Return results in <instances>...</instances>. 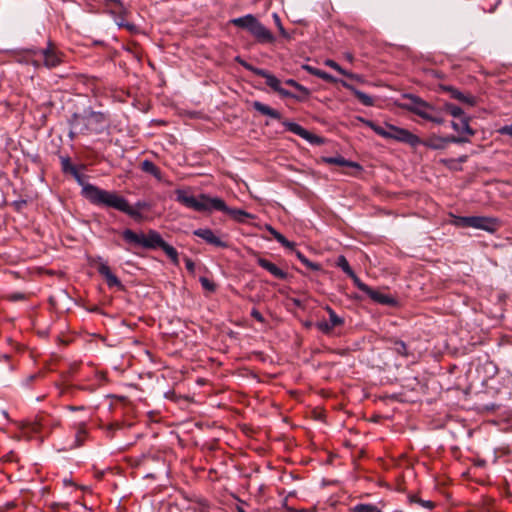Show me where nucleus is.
Here are the masks:
<instances>
[{
  "instance_id": "6ab92c4d",
  "label": "nucleus",
  "mask_w": 512,
  "mask_h": 512,
  "mask_svg": "<svg viewBox=\"0 0 512 512\" xmlns=\"http://www.w3.org/2000/svg\"><path fill=\"white\" fill-rule=\"evenodd\" d=\"M252 107L259 113L263 114V115H266V116H269L273 119H276V120H280L281 119V114L271 108L270 106L260 102V101H254L252 103Z\"/></svg>"
},
{
  "instance_id": "ea45409f",
  "label": "nucleus",
  "mask_w": 512,
  "mask_h": 512,
  "mask_svg": "<svg viewBox=\"0 0 512 512\" xmlns=\"http://www.w3.org/2000/svg\"><path fill=\"white\" fill-rule=\"evenodd\" d=\"M409 500H410L411 503H417V504L421 505L422 507H424L426 509H433L434 508V503L433 502L428 501V500H422V499L418 498L415 495L410 496Z\"/></svg>"
},
{
  "instance_id": "6e6d98bb",
  "label": "nucleus",
  "mask_w": 512,
  "mask_h": 512,
  "mask_svg": "<svg viewBox=\"0 0 512 512\" xmlns=\"http://www.w3.org/2000/svg\"><path fill=\"white\" fill-rule=\"evenodd\" d=\"M68 409L71 411H78V410H83L84 407L83 406H68Z\"/></svg>"
},
{
  "instance_id": "7c9ffc66",
  "label": "nucleus",
  "mask_w": 512,
  "mask_h": 512,
  "mask_svg": "<svg viewBox=\"0 0 512 512\" xmlns=\"http://www.w3.org/2000/svg\"><path fill=\"white\" fill-rule=\"evenodd\" d=\"M350 512H382V510L374 504L360 503L355 505Z\"/></svg>"
},
{
  "instance_id": "a878e982",
  "label": "nucleus",
  "mask_w": 512,
  "mask_h": 512,
  "mask_svg": "<svg viewBox=\"0 0 512 512\" xmlns=\"http://www.w3.org/2000/svg\"><path fill=\"white\" fill-rule=\"evenodd\" d=\"M268 230L271 233V235H273V237L277 240V242H279L282 246L289 249L294 248L295 244L289 241L283 234L275 230L273 227L269 226Z\"/></svg>"
},
{
  "instance_id": "37998d69",
  "label": "nucleus",
  "mask_w": 512,
  "mask_h": 512,
  "mask_svg": "<svg viewBox=\"0 0 512 512\" xmlns=\"http://www.w3.org/2000/svg\"><path fill=\"white\" fill-rule=\"evenodd\" d=\"M273 18H274L275 24H276V26H277V28H278V30H279V32H280V34H281L283 37L288 38V37H289V35H288L287 31L284 29V27H283V25H282V23H281V19H280V17L278 16V14L274 13V14H273Z\"/></svg>"
},
{
  "instance_id": "a18cd8bd",
  "label": "nucleus",
  "mask_w": 512,
  "mask_h": 512,
  "mask_svg": "<svg viewBox=\"0 0 512 512\" xmlns=\"http://www.w3.org/2000/svg\"><path fill=\"white\" fill-rule=\"evenodd\" d=\"M325 65L333 68L334 70L338 71L342 75H348L347 72L344 69H342L341 66L338 63H336L334 60H330V59L326 60Z\"/></svg>"
},
{
  "instance_id": "3c124183",
  "label": "nucleus",
  "mask_w": 512,
  "mask_h": 512,
  "mask_svg": "<svg viewBox=\"0 0 512 512\" xmlns=\"http://www.w3.org/2000/svg\"><path fill=\"white\" fill-rule=\"evenodd\" d=\"M319 78H321V79H323L325 81H328V82H334L335 81V78L332 75L328 74L327 72H325L323 70L321 71V74H320Z\"/></svg>"
},
{
  "instance_id": "473e14b6",
  "label": "nucleus",
  "mask_w": 512,
  "mask_h": 512,
  "mask_svg": "<svg viewBox=\"0 0 512 512\" xmlns=\"http://www.w3.org/2000/svg\"><path fill=\"white\" fill-rule=\"evenodd\" d=\"M86 434H87V432L85 429V425L80 424L78 427V430L75 434V443L71 446V448H76V447L81 446L85 441Z\"/></svg>"
},
{
  "instance_id": "cd10ccee",
  "label": "nucleus",
  "mask_w": 512,
  "mask_h": 512,
  "mask_svg": "<svg viewBox=\"0 0 512 512\" xmlns=\"http://www.w3.org/2000/svg\"><path fill=\"white\" fill-rule=\"evenodd\" d=\"M268 230L271 233V235H273V237L277 240V242H279L282 246L289 249L294 248L295 244L289 241L283 234L275 230L273 227L269 226Z\"/></svg>"
},
{
  "instance_id": "2eb2a0df",
  "label": "nucleus",
  "mask_w": 512,
  "mask_h": 512,
  "mask_svg": "<svg viewBox=\"0 0 512 512\" xmlns=\"http://www.w3.org/2000/svg\"><path fill=\"white\" fill-rule=\"evenodd\" d=\"M441 89L448 92L451 98L465 103L468 106L476 105V98L471 94H464L463 92L449 85H441Z\"/></svg>"
},
{
  "instance_id": "5fc2aeb1",
  "label": "nucleus",
  "mask_w": 512,
  "mask_h": 512,
  "mask_svg": "<svg viewBox=\"0 0 512 512\" xmlns=\"http://www.w3.org/2000/svg\"><path fill=\"white\" fill-rule=\"evenodd\" d=\"M10 298L12 300H22V299H24V295L21 293H15V294H12Z\"/></svg>"
},
{
  "instance_id": "ddd939ff",
  "label": "nucleus",
  "mask_w": 512,
  "mask_h": 512,
  "mask_svg": "<svg viewBox=\"0 0 512 512\" xmlns=\"http://www.w3.org/2000/svg\"><path fill=\"white\" fill-rule=\"evenodd\" d=\"M327 312L329 313V320H322L316 323V327L324 334H329L334 327L340 326L344 323L343 318L339 317L335 311L327 306L326 307Z\"/></svg>"
},
{
  "instance_id": "f8f14e48",
  "label": "nucleus",
  "mask_w": 512,
  "mask_h": 512,
  "mask_svg": "<svg viewBox=\"0 0 512 512\" xmlns=\"http://www.w3.org/2000/svg\"><path fill=\"white\" fill-rule=\"evenodd\" d=\"M283 126L293 134L305 139L311 144H322L323 139L315 134L310 133L308 130L304 129L301 125L285 120L282 122Z\"/></svg>"
},
{
  "instance_id": "39448f33",
  "label": "nucleus",
  "mask_w": 512,
  "mask_h": 512,
  "mask_svg": "<svg viewBox=\"0 0 512 512\" xmlns=\"http://www.w3.org/2000/svg\"><path fill=\"white\" fill-rule=\"evenodd\" d=\"M403 98L406 102L399 104L402 109L412 112L417 116L436 124H443L445 122V119L441 115V111L420 97L414 94H404Z\"/></svg>"
},
{
  "instance_id": "4d7b16f0",
  "label": "nucleus",
  "mask_w": 512,
  "mask_h": 512,
  "mask_svg": "<svg viewBox=\"0 0 512 512\" xmlns=\"http://www.w3.org/2000/svg\"><path fill=\"white\" fill-rule=\"evenodd\" d=\"M467 159V156H462L459 158V162H465Z\"/></svg>"
},
{
  "instance_id": "2f4dec72",
  "label": "nucleus",
  "mask_w": 512,
  "mask_h": 512,
  "mask_svg": "<svg viewBox=\"0 0 512 512\" xmlns=\"http://www.w3.org/2000/svg\"><path fill=\"white\" fill-rule=\"evenodd\" d=\"M129 207L133 210V211H136L139 216H130L131 218H133L134 220H141L143 218L142 214H141V210H147L150 208V205L148 202L146 201H137L135 203L134 206H131L129 203H128Z\"/></svg>"
},
{
  "instance_id": "1a4fd4ad",
  "label": "nucleus",
  "mask_w": 512,
  "mask_h": 512,
  "mask_svg": "<svg viewBox=\"0 0 512 512\" xmlns=\"http://www.w3.org/2000/svg\"><path fill=\"white\" fill-rule=\"evenodd\" d=\"M33 59L31 63L38 68L44 66L47 69H53L64 62V54L58 50L51 42L46 48L31 51Z\"/></svg>"
},
{
  "instance_id": "4468645a",
  "label": "nucleus",
  "mask_w": 512,
  "mask_h": 512,
  "mask_svg": "<svg viewBox=\"0 0 512 512\" xmlns=\"http://www.w3.org/2000/svg\"><path fill=\"white\" fill-rule=\"evenodd\" d=\"M193 234L197 237L202 238L205 242L208 244H211L213 246L219 247V248H227L228 244L227 242L221 240L218 236L215 235V233L209 229V228H200L194 230Z\"/></svg>"
},
{
  "instance_id": "79ce46f5",
  "label": "nucleus",
  "mask_w": 512,
  "mask_h": 512,
  "mask_svg": "<svg viewBox=\"0 0 512 512\" xmlns=\"http://www.w3.org/2000/svg\"><path fill=\"white\" fill-rule=\"evenodd\" d=\"M235 61L237 63H239L242 67H244L246 70L251 71L254 74H256V71L259 69V68L255 67V66L251 65L250 63H248L244 59H242L240 56H236L235 57Z\"/></svg>"
},
{
  "instance_id": "20e7f679",
  "label": "nucleus",
  "mask_w": 512,
  "mask_h": 512,
  "mask_svg": "<svg viewBox=\"0 0 512 512\" xmlns=\"http://www.w3.org/2000/svg\"><path fill=\"white\" fill-rule=\"evenodd\" d=\"M403 98L406 102L399 104L402 109L412 112L417 116L436 124H443L445 122V119L441 115V111L420 97L414 94H404Z\"/></svg>"
},
{
  "instance_id": "72a5a7b5",
  "label": "nucleus",
  "mask_w": 512,
  "mask_h": 512,
  "mask_svg": "<svg viewBox=\"0 0 512 512\" xmlns=\"http://www.w3.org/2000/svg\"><path fill=\"white\" fill-rule=\"evenodd\" d=\"M297 258L309 269L313 271H318L321 269L320 264L311 262L304 254L300 251H296Z\"/></svg>"
},
{
  "instance_id": "f3484780",
  "label": "nucleus",
  "mask_w": 512,
  "mask_h": 512,
  "mask_svg": "<svg viewBox=\"0 0 512 512\" xmlns=\"http://www.w3.org/2000/svg\"><path fill=\"white\" fill-rule=\"evenodd\" d=\"M451 126L462 136L465 134L469 138L475 135V131L469 125V117H462L459 122L452 121Z\"/></svg>"
},
{
  "instance_id": "4c0bfd02",
  "label": "nucleus",
  "mask_w": 512,
  "mask_h": 512,
  "mask_svg": "<svg viewBox=\"0 0 512 512\" xmlns=\"http://www.w3.org/2000/svg\"><path fill=\"white\" fill-rule=\"evenodd\" d=\"M285 84L289 85V86H292L294 87L295 89H297L298 91H300L305 97H307L309 94H310V91L308 88H306L305 86L299 84L297 81H295L294 79H287L285 81Z\"/></svg>"
},
{
  "instance_id": "393cba45",
  "label": "nucleus",
  "mask_w": 512,
  "mask_h": 512,
  "mask_svg": "<svg viewBox=\"0 0 512 512\" xmlns=\"http://www.w3.org/2000/svg\"><path fill=\"white\" fill-rule=\"evenodd\" d=\"M268 230L271 233V235H273V237L277 240V242H279L282 246L289 249L294 248L295 244L289 241L283 234L275 230L273 227L269 226Z\"/></svg>"
},
{
  "instance_id": "e433bc0d",
  "label": "nucleus",
  "mask_w": 512,
  "mask_h": 512,
  "mask_svg": "<svg viewBox=\"0 0 512 512\" xmlns=\"http://www.w3.org/2000/svg\"><path fill=\"white\" fill-rule=\"evenodd\" d=\"M348 277H350L353 280L354 285L365 294H367V292L370 291V287L363 283L360 280V278L354 273V271L352 272V274H349Z\"/></svg>"
},
{
  "instance_id": "f257e3e1",
  "label": "nucleus",
  "mask_w": 512,
  "mask_h": 512,
  "mask_svg": "<svg viewBox=\"0 0 512 512\" xmlns=\"http://www.w3.org/2000/svg\"><path fill=\"white\" fill-rule=\"evenodd\" d=\"M60 160L63 172L73 175L76 181L82 186V196L91 204L106 208H113L127 214L128 216H139L136 211H133L129 207L128 200L117 192L104 190L93 184L85 183L76 166L71 164L69 157H61Z\"/></svg>"
},
{
  "instance_id": "c9c22d12",
  "label": "nucleus",
  "mask_w": 512,
  "mask_h": 512,
  "mask_svg": "<svg viewBox=\"0 0 512 512\" xmlns=\"http://www.w3.org/2000/svg\"><path fill=\"white\" fill-rule=\"evenodd\" d=\"M444 140H445V146L446 147H447V145L449 143L461 144V143L469 142V138L466 137V136H462V135H459V136H455V135L444 136Z\"/></svg>"
},
{
  "instance_id": "13d9d810",
  "label": "nucleus",
  "mask_w": 512,
  "mask_h": 512,
  "mask_svg": "<svg viewBox=\"0 0 512 512\" xmlns=\"http://www.w3.org/2000/svg\"><path fill=\"white\" fill-rule=\"evenodd\" d=\"M8 359H9V355H8V354H5V355L3 356V360H8Z\"/></svg>"
},
{
  "instance_id": "de8ad7c7",
  "label": "nucleus",
  "mask_w": 512,
  "mask_h": 512,
  "mask_svg": "<svg viewBox=\"0 0 512 512\" xmlns=\"http://www.w3.org/2000/svg\"><path fill=\"white\" fill-rule=\"evenodd\" d=\"M276 92L279 93L283 97L299 99V97L292 94L290 91L283 89L281 86L279 87V90H277Z\"/></svg>"
},
{
  "instance_id": "c756f323",
  "label": "nucleus",
  "mask_w": 512,
  "mask_h": 512,
  "mask_svg": "<svg viewBox=\"0 0 512 512\" xmlns=\"http://www.w3.org/2000/svg\"><path fill=\"white\" fill-rule=\"evenodd\" d=\"M352 91H353L354 96L358 99V101L361 104H363L365 106H373L374 105V100L370 95H368L358 89H355V88H353Z\"/></svg>"
},
{
  "instance_id": "b1692460",
  "label": "nucleus",
  "mask_w": 512,
  "mask_h": 512,
  "mask_svg": "<svg viewBox=\"0 0 512 512\" xmlns=\"http://www.w3.org/2000/svg\"><path fill=\"white\" fill-rule=\"evenodd\" d=\"M437 109L441 111V115L443 118H444V115H443L444 113L450 114L454 118L465 117L463 110L460 107H458L452 103H445L441 108H437Z\"/></svg>"
},
{
  "instance_id": "c03bdc74",
  "label": "nucleus",
  "mask_w": 512,
  "mask_h": 512,
  "mask_svg": "<svg viewBox=\"0 0 512 512\" xmlns=\"http://www.w3.org/2000/svg\"><path fill=\"white\" fill-rule=\"evenodd\" d=\"M105 4L111 8H114L118 12H120L123 9V4L121 0H103Z\"/></svg>"
},
{
  "instance_id": "a211bd4d",
  "label": "nucleus",
  "mask_w": 512,
  "mask_h": 512,
  "mask_svg": "<svg viewBox=\"0 0 512 512\" xmlns=\"http://www.w3.org/2000/svg\"><path fill=\"white\" fill-rule=\"evenodd\" d=\"M367 295L376 303L382 305L393 306L396 304V300L388 294H383L377 290L370 288V291L367 292Z\"/></svg>"
},
{
  "instance_id": "4be33fe9",
  "label": "nucleus",
  "mask_w": 512,
  "mask_h": 512,
  "mask_svg": "<svg viewBox=\"0 0 512 512\" xmlns=\"http://www.w3.org/2000/svg\"><path fill=\"white\" fill-rule=\"evenodd\" d=\"M322 161L329 165H338V166H346V167H354L360 168L359 164L350 160L345 159L342 156L335 157H323Z\"/></svg>"
},
{
  "instance_id": "f03ea898",
  "label": "nucleus",
  "mask_w": 512,
  "mask_h": 512,
  "mask_svg": "<svg viewBox=\"0 0 512 512\" xmlns=\"http://www.w3.org/2000/svg\"><path fill=\"white\" fill-rule=\"evenodd\" d=\"M175 195L177 202L197 212L211 213L213 211H221L239 223H245L246 219L255 218L253 214L248 213L242 209L230 208L221 198L211 197L205 193L195 197L189 194L186 190L177 189L175 191Z\"/></svg>"
},
{
  "instance_id": "58836bf2",
  "label": "nucleus",
  "mask_w": 512,
  "mask_h": 512,
  "mask_svg": "<svg viewBox=\"0 0 512 512\" xmlns=\"http://www.w3.org/2000/svg\"><path fill=\"white\" fill-rule=\"evenodd\" d=\"M472 216H459L454 220V224L457 227L465 228L471 227Z\"/></svg>"
},
{
  "instance_id": "864d4df0",
  "label": "nucleus",
  "mask_w": 512,
  "mask_h": 512,
  "mask_svg": "<svg viewBox=\"0 0 512 512\" xmlns=\"http://www.w3.org/2000/svg\"><path fill=\"white\" fill-rule=\"evenodd\" d=\"M71 129L69 131V137L70 139H74L76 134L77 133H80L79 129L82 127V125L78 126L77 129L73 128L71 125H70Z\"/></svg>"
},
{
  "instance_id": "603ef678",
  "label": "nucleus",
  "mask_w": 512,
  "mask_h": 512,
  "mask_svg": "<svg viewBox=\"0 0 512 512\" xmlns=\"http://www.w3.org/2000/svg\"><path fill=\"white\" fill-rule=\"evenodd\" d=\"M499 132L503 135H509L512 137V125H506L502 127Z\"/></svg>"
},
{
  "instance_id": "7ed1b4c3",
  "label": "nucleus",
  "mask_w": 512,
  "mask_h": 512,
  "mask_svg": "<svg viewBox=\"0 0 512 512\" xmlns=\"http://www.w3.org/2000/svg\"><path fill=\"white\" fill-rule=\"evenodd\" d=\"M122 237L126 243L133 246L151 250L161 248L174 265H179L177 250L164 241L160 233L156 230L150 229L147 234H144L136 233L131 229H125L122 232Z\"/></svg>"
},
{
  "instance_id": "a19ab883",
  "label": "nucleus",
  "mask_w": 512,
  "mask_h": 512,
  "mask_svg": "<svg viewBox=\"0 0 512 512\" xmlns=\"http://www.w3.org/2000/svg\"><path fill=\"white\" fill-rule=\"evenodd\" d=\"M199 281H200L203 289H205L211 293L216 291V284L213 281L209 280L208 278L200 277Z\"/></svg>"
},
{
  "instance_id": "6e6552de",
  "label": "nucleus",
  "mask_w": 512,
  "mask_h": 512,
  "mask_svg": "<svg viewBox=\"0 0 512 512\" xmlns=\"http://www.w3.org/2000/svg\"><path fill=\"white\" fill-rule=\"evenodd\" d=\"M366 124L378 135L387 138L394 139L399 142L409 144L412 147L420 145L421 139L410 132L407 129L400 128L394 125L386 124L385 126H379L372 121H367Z\"/></svg>"
},
{
  "instance_id": "bf43d9fd",
  "label": "nucleus",
  "mask_w": 512,
  "mask_h": 512,
  "mask_svg": "<svg viewBox=\"0 0 512 512\" xmlns=\"http://www.w3.org/2000/svg\"><path fill=\"white\" fill-rule=\"evenodd\" d=\"M35 378H36V375H31V376L29 377V380H30V381H32V380H34Z\"/></svg>"
},
{
  "instance_id": "5701e85b",
  "label": "nucleus",
  "mask_w": 512,
  "mask_h": 512,
  "mask_svg": "<svg viewBox=\"0 0 512 512\" xmlns=\"http://www.w3.org/2000/svg\"><path fill=\"white\" fill-rule=\"evenodd\" d=\"M140 168L143 172L154 176L158 181H162V172L152 161H142Z\"/></svg>"
},
{
  "instance_id": "8fccbe9b",
  "label": "nucleus",
  "mask_w": 512,
  "mask_h": 512,
  "mask_svg": "<svg viewBox=\"0 0 512 512\" xmlns=\"http://www.w3.org/2000/svg\"><path fill=\"white\" fill-rule=\"evenodd\" d=\"M185 261V266H186V269L189 271V272H194V269H195V264L194 262L192 261V259L186 257L184 259Z\"/></svg>"
},
{
  "instance_id": "09e8293b",
  "label": "nucleus",
  "mask_w": 512,
  "mask_h": 512,
  "mask_svg": "<svg viewBox=\"0 0 512 512\" xmlns=\"http://www.w3.org/2000/svg\"><path fill=\"white\" fill-rule=\"evenodd\" d=\"M251 316L258 322L260 323H264L265 322V319L264 317L262 316V314L257 310V309H252L251 311Z\"/></svg>"
},
{
  "instance_id": "423d86ee",
  "label": "nucleus",
  "mask_w": 512,
  "mask_h": 512,
  "mask_svg": "<svg viewBox=\"0 0 512 512\" xmlns=\"http://www.w3.org/2000/svg\"><path fill=\"white\" fill-rule=\"evenodd\" d=\"M108 117L103 112L88 111L85 115L74 113L69 120V124L77 129L78 126L82 125L79 129L80 133H102L107 127Z\"/></svg>"
},
{
  "instance_id": "49530a36",
  "label": "nucleus",
  "mask_w": 512,
  "mask_h": 512,
  "mask_svg": "<svg viewBox=\"0 0 512 512\" xmlns=\"http://www.w3.org/2000/svg\"><path fill=\"white\" fill-rule=\"evenodd\" d=\"M303 69L306 70L307 72H309L310 74H312L314 76H317V77L320 76L321 71H322V70H320L318 68H315L313 66H310V65H303Z\"/></svg>"
},
{
  "instance_id": "9b49d317",
  "label": "nucleus",
  "mask_w": 512,
  "mask_h": 512,
  "mask_svg": "<svg viewBox=\"0 0 512 512\" xmlns=\"http://www.w3.org/2000/svg\"><path fill=\"white\" fill-rule=\"evenodd\" d=\"M501 226V221L496 217L472 216L471 227L488 233H495Z\"/></svg>"
},
{
  "instance_id": "0eeeda50",
  "label": "nucleus",
  "mask_w": 512,
  "mask_h": 512,
  "mask_svg": "<svg viewBox=\"0 0 512 512\" xmlns=\"http://www.w3.org/2000/svg\"><path fill=\"white\" fill-rule=\"evenodd\" d=\"M235 27L247 30L257 42L261 44H272L275 37L253 14L233 18L229 21Z\"/></svg>"
},
{
  "instance_id": "aec40b11",
  "label": "nucleus",
  "mask_w": 512,
  "mask_h": 512,
  "mask_svg": "<svg viewBox=\"0 0 512 512\" xmlns=\"http://www.w3.org/2000/svg\"><path fill=\"white\" fill-rule=\"evenodd\" d=\"M420 145L433 150H443L446 148L444 137L437 135H431L427 139L421 140Z\"/></svg>"
},
{
  "instance_id": "9d476101",
  "label": "nucleus",
  "mask_w": 512,
  "mask_h": 512,
  "mask_svg": "<svg viewBox=\"0 0 512 512\" xmlns=\"http://www.w3.org/2000/svg\"><path fill=\"white\" fill-rule=\"evenodd\" d=\"M91 265L97 266L98 273L103 276L106 280V283L109 287H118L120 289L123 288V285L119 278L111 272L110 267L103 260L101 256L92 257L89 259Z\"/></svg>"
},
{
  "instance_id": "412c9836",
  "label": "nucleus",
  "mask_w": 512,
  "mask_h": 512,
  "mask_svg": "<svg viewBox=\"0 0 512 512\" xmlns=\"http://www.w3.org/2000/svg\"><path fill=\"white\" fill-rule=\"evenodd\" d=\"M255 75L265 78L266 84L275 92L279 90V87L281 86L280 80L267 70L259 68Z\"/></svg>"
},
{
  "instance_id": "bb28decb",
  "label": "nucleus",
  "mask_w": 512,
  "mask_h": 512,
  "mask_svg": "<svg viewBox=\"0 0 512 512\" xmlns=\"http://www.w3.org/2000/svg\"><path fill=\"white\" fill-rule=\"evenodd\" d=\"M268 230L271 233V235H273V237L277 240V242H279L282 246L289 249L294 248L295 244L289 241L283 234L275 230L273 227L269 226Z\"/></svg>"
},
{
  "instance_id": "dca6fc26",
  "label": "nucleus",
  "mask_w": 512,
  "mask_h": 512,
  "mask_svg": "<svg viewBox=\"0 0 512 512\" xmlns=\"http://www.w3.org/2000/svg\"><path fill=\"white\" fill-rule=\"evenodd\" d=\"M257 263L260 267L268 271L271 275H273L275 278L284 280L288 277L287 272L283 271L281 268H279L277 265L272 263L271 261L258 257Z\"/></svg>"
},
{
  "instance_id": "c85d7f7f",
  "label": "nucleus",
  "mask_w": 512,
  "mask_h": 512,
  "mask_svg": "<svg viewBox=\"0 0 512 512\" xmlns=\"http://www.w3.org/2000/svg\"><path fill=\"white\" fill-rule=\"evenodd\" d=\"M389 341L393 344V347H392L393 351H395L397 354H399L405 358H407L409 356V352H408L405 342H403L402 340H397V339H390Z\"/></svg>"
},
{
  "instance_id": "f704fd0d",
  "label": "nucleus",
  "mask_w": 512,
  "mask_h": 512,
  "mask_svg": "<svg viewBox=\"0 0 512 512\" xmlns=\"http://www.w3.org/2000/svg\"><path fill=\"white\" fill-rule=\"evenodd\" d=\"M336 265H337V267L341 268L342 271L347 274V276L349 274H352V272H353L352 268L349 265L348 260L346 259V257L344 255L338 256V258L336 260Z\"/></svg>"
}]
</instances>
